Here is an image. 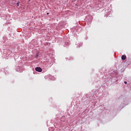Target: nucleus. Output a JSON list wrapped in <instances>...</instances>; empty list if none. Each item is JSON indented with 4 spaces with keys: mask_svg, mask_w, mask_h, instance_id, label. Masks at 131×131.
I'll return each mask as SVG.
<instances>
[{
    "mask_svg": "<svg viewBox=\"0 0 131 131\" xmlns=\"http://www.w3.org/2000/svg\"><path fill=\"white\" fill-rule=\"evenodd\" d=\"M36 71H37L38 72H41L42 71V69L39 67H37L35 68Z\"/></svg>",
    "mask_w": 131,
    "mask_h": 131,
    "instance_id": "nucleus-1",
    "label": "nucleus"
},
{
    "mask_svg": "<svg viewBox=\"0 0 131 131\" xmlns=\"http://www.w3.org/2000/svg\"><path fill=\"white\" fill-rule=\"evenodd\" d=\"M17 7H19V3H17Z\"/></svg>",
    "mask_w": 131,
    "mask_h": 131,
    "instance_id": "nucleus-3",
    "label": "nucleus"
},
{
    "mask_svg": "<svg viewBox=\"0 0 131 131\" xmlns=\"http://www.w3.org/2000/svg\"><path fill=\"white\" fill-rule=\"evenodd\" d=\"M47 15H49V13H47Z\"/></svg>",
    "mask_w": 131,
    "mask_h": 131,
    "instance_id": "nucleus-5",
    "label": "nucleus"
},
{
    "mask_svg": "<svg viewBox=\"0 0 131 131\" xmlns=\"http://www.w3.org/2000/svg\"><path fill=\"white\" fill-rule=\"evenodd\" d=\"M121 58L122 60H125L126 58V55H122Z\"/></svg>",
    "mask_w": 131,
    "mask_h": 131,
    "instance_id": "nucleus-2",
    "label": "nucleus"
},
{
    "mask_svg": "<svg viewBox=\"0 0 131 131\" xmlns=\"http://www.w3.org/2000/svg\"><path fill=\"white\" fill-rule=\"evenodd\" d=\"M124 83H125V84H126L127 81H124Z\"/></svg>",
    "mask_w": 131,
    "mask_h": 131,
    "instance_id": "nucleus-4",
    "label": "nucleus"
}]
</instances>
